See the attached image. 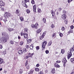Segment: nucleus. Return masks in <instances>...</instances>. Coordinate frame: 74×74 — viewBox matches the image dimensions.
Returning a JSON list of instances; mask_svg holds the SVG:
<instances>
[{"mask_svg": "<svg viewBox=\"0 0 74 74\" xmlns=\"http://www.w3.org/2000/svg\"><path fill=\"white\" fill-rule=\"evenodd\" d=\"M20 19L21 22H22L24 21V18L23 17H20Z\"/></svg>", "mask_w": 74, "mask_h": 74, "instance_id": "a878e982", "label": "nucleus"}, {"mask_svg": "<svg viewBox=\"0 0 74 74\" xmlns=\"http://www.w3.org/2000/svg\"><path fill=\"white\" fill-rule=\"evenodd\" d=\"M73 1V0H68V3H70L71 2Z\"/></svg>", "mask_w": 74, "mask_h": 74, "instance_id": "8fccbe9b", "label": "nucleus"}, {"mask_svg": "<svg viewBox=\"0 0 74 74\" xmlns=\"http://www.w3.org/2000/svg\"><path fill=\"white\" fill-rule=\"evenodd\" d=\"M22 52H23V51L21 50L19 51L18 52V54H20V55L22 54Z\"/></svg>", "mask_w": 74, "mask_h": 74, "instance_id": "b1692460", "label": "nucleus"}, {"mask_svg": "<svg viewBox=\"0 0 74 74\" xmlns=\"http://www.w3.org/2000/svg\"><path fill=\"white\" fill-rule=\"evenodd\" d=\"M5 5V3L3 1H0V6L1 7H3Z\"/></svg>", "mask_w": 74, "mask_h": 74, "instance_id": "6e6552de", "label": "nucleus"}, {"mask_svg": "<svg viewBox=\"0 0 74 74\" xmlns=\"http://www.w3.org/2000/svg\"><path fill=\"white\" fill-rule=\"evenodd\" d=\"M28 62V61H27V60H26V62L25 63V66L27 69H29L30 68V66L29 65V64L27 63Z\"/></svg>", "mask_w": 74, "mask_h": 74, "instance_id": "0eeeda50", "label": "nucleus"}, {"mask_svg": "<svg viewBox=\"0 0 74 74\" xmlns=\"http://www.w3.org/2000/svg\"><path fill=\"white\" fill-rule=\"evenodd\" d=\"M74 51V47H73V48H71L70 49V52H73V51Z\"/></svg>", "mask_w": 74, "mask_h": 74, "instance_id": "4be33fe9", "label": "nucleus"}, {"mask_svg": "<svg viewBox=\"0 0 74 74\" xmlns=\"http://www.w3.org/2000/svg\"><path fill=\"white\" fill-rule=\"evenodd\" d=\"M64 30H65V28H64V27L62 26L61 27V30L62 31H64Z\"/></svg>", "mask_w": 74, "mask_h": 74, "instance_id": "7c9ffc66", "label": "nucleus"}, {"mask_svg": "<svg viewBox=\"0 0 74 74\" xmlns=\"http://www.w3.org/2000/svg\"><path fill=\"white\" fill-rule=\"evenodd\" d=\"M3 54L5 55L7 52H6V51L5 50H4L3 51Z\"/></svg>", "mask_w": 74, "mask_h": 74, "instance_id": "5fc2aeb1", "label": "nucleus"}, {"mask_svg": "<svg viewBox=\"0 0 74 74\" xmlns=\"http://www.w3.org/2000/svg\"><path fill=\"white\" fill-rule=\"evenodd\" d=\"M37 7L36 5H34L33 7V10L34 12H36V9Z\"/></svg>", "mask_w": 74, "mask_h": 74, "instance_id": "9b49d317", "label": "nucleus"}, {"mask_svg": "<svg viewBox=\"0 0 74 74\" xmlns=\"http://www.w3.org/2000/svg\"><path fill=\"white\" fill-rule=\"evenodd\" d=\"M29 48L30 49L33 50V45H31L29 47Z\"/></svg>", "mask_w": 74, "mask_h": 74, "instance_id": "5701e85b", "label": "nucleus"}, {"mask_svg": "<svg viewBox=\"0 0 74 74\" xmlns=\"http://www.w3.org/2000/svg\"><path fill=\"white\" fill-rule=\"evenodd\" d=\"M36 49H37V50H38L40 49V47H39L38 46H37L36 47Z\"/></svg>", "mask_w": 74, "mask_h": 74, "instance_id": "de8ad7c7", "label": "nucleus"}, {"mask_svg": "<svg viewBox=\"0 0 74 74\" xmlns=\"http://www.w3.org/2000/svg\"><path fill=\"white\" fill-rule=\"evenodd\" d=\"M22 4L23 7H26V8H27V5L26 3L24 2L23 1H22Z\"/></svg>", "mask_w": 74, "mask_h": 74, "instance_id": "9d476101", "label": "nucleus"}, {"mask_svg": "<svg viewBox=\"0 0 74 74\" xmlns=\"http://www.w3.org/2000/svg\"><path fill=\"white\" fill-rule=\"evenodd\" d=\"M71 28V29H74V26L72 25L70 27Z\"/></svg>", "mask_w": 74, "mask_h": 74, "instance_id": "6e6d98bb", "label": "nucleus"}, {"mask_svg": "<svg viewBox=\"0 0 74 74\" xmlns=\"http://www.w3.org/2000/svg\"><path fill=\"white\" fill-rule=\"evenodd\" d=\"M24 37L25 38H27V36H28V34L26 33H24Z\"/></svg>", "mask_w": 74, "mask_h": 74, "instance_id": "aec40b11", "label": "nucleus"}, {"mask_svg": "<svg viewBox=\"0 0 74 74\" xmlns=\"http://www.w3.org/2000/svg\"><path fill=\"white\" fill-rule=\"evenodd\" d=\"M24 31L25 32H27V30H28V29H27V28H25V29H24Z\"/></svg>", "mask_w": 74, "mask_h": 74, "instance_id": "864d4df0", "label": "nucleus"}, {"mask_svg": "<svg viewBox=\"0 0 74 74\" xmlns=\"http://www.w3.org/2000/svg\"><path fill=\"white\" fill-rule=\"evenodd\" d=\"M26 11L27 12V14H29V13H30V10H29L27 9L26 10Z\"/></svg>", "mask_w": 74, "mask_h": 74, "instance_id": "a18cd8bd", "label": "nucleus"}, {"mask_svg": "<svg viewBox=\"0 0 74 74\" xmlns=\"http://www.w3.org/2000/svg\"><path fill=\"white\" fill-rule=\"evenodd\" d=\"M45 34H46V32H44L43 33V34H42V35H44V36H45Z\"/></svg>", "mask_w": 74, "mask_h": 74, "instance_id": "e2e57ef3", "label": "nucleus"}, {"mask_svg": "<svg viewBox=\"0 0 74 74\" xmlns=\"http://www.w3.org/2000/svg\"><path fill=\"white\" fill-rule=\"evenodd\" d=\"M7 18L5 17V19H3V20L4 21L5 23H6V22L7 21Z\"/></svg>", "mask_w": 74, "mask_h": 74, "instance_id": "473e14b6", "label": "nucleus"}, {"mask_svg": "<svg viewBox=\"0 0 74 74\" xmlns=\"http://www.w3.org/2000/svg\"><path fill=\"white\" fill-rule=\"evenodd\" d=\"M44 37V35H42L40 37V40H42V39Z\"/></svg>", "mask_w": 74, "mask_h": 74, "instance_id": "c85d7f7f", "label": "nucleus"}, {"mask_svg": "<svg viewBox=\"0 0 74 74\" xmlns=\"http://www.w3.org/2000/svg\"><path fill=\"white\" fill-rule=\"evenodd\" d=\"M64 23L65 24H67V23H68V20H67V19H66L64 21Z\"/></svg>", "mask_w": 74, "mask_h": 74, "instance_id": "37998d69", "label": "nucleus"}, {"mask_svg": "<svg viewBox=\"0 0 74 74\" xmlns=\"http://www.w3.org/2000/svg\"><path fill=\"white\" fill-rule=\"evenodd\" d=\"M2 36H4L6 37H7V38H8L9 37H10L9 35H8V34H7L6 32H4L2 33Z\"/></svg>", "mask_w": 74, "mask_h": 74, "instance_id": "20e7f679", "label": "nucleus"}, {"mask_svg": "<svg viewBox=\"0 0 74 74\" xmlns=\"http://www.w3.org/2000/svg\"><path fill=\"white\" fill-rule=\"evenodd\" d=\"M23 41H21V42H20V45H23Z\"/></svg>", "mask_w": 74, "mask_h": 74, "instance_id": "2f4dec72", "label": "nucleus"}, {"mask_svg": "<svg viewBox=\"0 0 74 74\" xmlns=\"http://www.w3.org/2000/svg\"><path fill=\"white\" fill-rule=\"evenodd\" d=\"M26 48H27V49H28L29 48V46L28 45H27L26 46Z\"/></svg>", "mask_w": 74, "mask_h": 74, "instance_id": "338daca9", "label": "nucleus"}, {"mask_svg": "<svg viewBox=\"0 0 74 74\" xmlns=\"http://www.w3.org/2000/svg\"><path fill=\"white\" fill-rule=\"evenodd\" d=\"M42 21L44 23H46V19L45 18H43L42 19Z\"/></svg>", "mask_w": 74, "mask_h": 74, "instance_id": "c9c22d12", "label": "nucleus"}, {"mask_svg": "<svg viewBox=\"0 0 74 74\" xmlns=\"http://www.w3.org/2000/svg\"><path fill=\"white\" fill-rule=\"evenodd\" d=\"M31 27H32V28H35V25H34V24H32L31 25Z\"/></svg>", "mask_w": 74, "mask_h": 74, "instance_id": "49530a36", "label": "nucleus"}, {"mask_svg": "<svg viewBox=\"0 0 74 74\" xmlns=\"http://www.w3.org/2000/svg\"><path fill=\"white\" fill-rule=\"evenodd\" d=\"M47 44V42L45 41L43 42L42 43V48H45V45Z\"/></svg>", "mask_w": 74, "mask_h": 74, "instance_id": "39448f33", "label": "nucleus"}, {"mask_svg": "<svg viewBox=\"0 0 74 74\" xmlns=\"http://www.w3.org/2000/svg\"><path fill=\"white\" fill-rule=\"evenodd\" d=\"M45 52L46 54H48L49 53V51L48 50H46L45 51Z\"/></svg>", "mask_w": 74, "mask_h": 74, "instance_id": "603ef678", "label": "nucleus"}, {"mask_svg": "<svg viewBox=\"0 0 74 74\" xmlns=\"http://www.w3.org/2000/svg\"><path fill=\"white\" fill-rule=\"evenodd\" d=\"M36 71H39V69L38 68H36L35 69Z\"/></svg>", "mask_w": 74, "mask_h": 74, "instance_id": "e433bc0d", "label": "nucleus"}, {"mask_svg": "<svg viewBox=\"0 0 74 74\" xmlns=\"http://www.w3.org/2000/svg\"><path fill=\"white\" fill-rule=\"evenodd\" d=\"M71 62L72 63H74V58H71Z\"/></svg>", "mask_w": 74, "mask_h": 74, "instance_id": "bb28decb", "label": "nucleus"}, {"mask_svg": "<svg viewBox=\"0 0 74 74\" xmlns=\"http://www.w3.org/2000/svg\"><path fill=\"white\" fill-rule=\"evenodd\" d=\"M64 50L63 49H62L61 52L62 54H63L64 53Z\"/></svg>", "mask_w": 74, "mask_h": 74, "instance_id": "4c0bfd02", "label": "nucleus"}, {"mask_svg": "<svg viewBox=\"0 0 74 74\" xmlns=\"http://www.w3.org/2000/svg\"><path fill=\"white\" fill-rule=\"evenodd\" d=\"M55 33H53V34L52 35V37H54V36H55Z\"/></svg>", "mask_w": 74, "mask_h": 74, "instance_id": "bf43d9fd", "label": "nucleus"}, {"mask_svg": "<svg viewBox=\"0 0 74 74\" xmlns=\"http://www.w3.org/2000/svg\"><path fill=\"white\" fill-rule=\"evenodd\" d=\"M5 62L4 61H3V59L1 58H0V64H4Z\"/></svg>", "mask_w": 74, "mask_h": 74, "instance_id": "2eb2a0df", "label": "nucleus"}, {"mask_svg": "<svg viewBox=\"0 0 74 74\" xmlns=\"http://www.w3.org/2000/svg\"><path fill=\"white\" fill-rule=\"evenodd\" d=\"M51 27L52 28H53L54 27H55V25H54L53 24L51 25Z\"/></svg>", "mask_w": 74, "mask_h": 74, "instance_id": "69168bd1", "label": "nucleus"}, {"mask_svg": "<svg viewBox=\"0 0 74 74\" xmlns=\"http://www.w3.org/2000/svg\"><path fill=\"white\" fill-rule=\"evenodd\" d=\"M56 63H60V61H57L56 62Z\"/></svg>", "mask_w": 74, "mask_h": 74, "instance_id": "0e129e2a", "label": "nucleus"}, {"mask_svg": "<svg viewBox=\"0 0 74 74\" xmlns=\"http://www.w3.org/2000/svg\"><path fill=\"white\" fill-rule=\"evenodd\" d=\"M10 42L11 44H14V42H13V41L12 40H10Z\"/></svg>", "mask_w": 74, "mask_h": 74, "instance_id": "ea45409f", "label": "nucleus"}, {"mask_svg": "<svg viewBox=\"0 0 74 74\" xmlns=\"http://www.w3.org/2000/svg\"><path fill=\"white\" fill-rule=\"evenodd\" d=\"M8 30L9 31V32H11L13 30L12 28H8Z\"/></svg>", "mask_w": 74, "mask_h": 74, "instance_id": "f704fd0d", "label": "nucleus"}, {"mask_svg": "<svg viewBox=\"0 0 74 74\" xmlns=\"http://www.w3.org/2000/svg\"><path fill=\"white\" fill-rule=\"evenodd\" d=\"M27 50H26V49L25 48H24L23 49V52H27Z\"/></svg>", "mask_w": 74, "mask_h": 74, "instance_id": "a19ab883", "label": "nucleus"}, {"mask_svg": "<svg viewBox=\"0 0 74 74\" xmlns=\"http://www.w3.org/2000/svg\"><path fill=\"white\" fill-rule=\"evenodd\" d=\"M3 48V46L2 45H0V49H2Z\"/></svg>", "mask_w": 74, "mask_h": 74, "instance_id": "052dcab7", "label": "nucleus"}, {"mask_svg": "<svg viewBox=\"0 0 74 74\" xmlns=\"http://www.w3.org/2000/svg\"><path fill=\"white\" fill-rule=\"evenodd\" d=\"M52 42L51 41H50L48 43V45L49 46H51V44H52Z\"/></svg>", "mask_w": 74, "mask_h": 74, "instance_id": "c756f323", "label": "nucleus"}, {"mask_svg": "<svg viewBox=\"0 0 74 74\" xmlns=\"http://www.w3.org/2000/svg\"><path fill=\"white\" fill-rule=\"evenodd\" d=\"M25 2L26 3L27 2H29V0H25Z\"/></svg>", "mask_w": 74, "mask_h": 74, "instance_id": "13d9d810", "label": "nucleus"}, {"mask_svg": "<svg viewBox=\"0 0 74 74\" xmlns=\"http://www.w3.org/2000/svg\"><path fill=\"white\" fill-rule=\"evenodd\" d=\"M62 13L64 14H66V10H64L62 12Z\"/></svg>", "mask_w": 74, "mask_h": 74, "instance_id": "3c124183", "label": "nucleus"}, {"mask_svg": "<svg viewBox=\"0 0 74 74\" xmlns=\"http://www.w3.org/2000/svg\"><path fill=\"white\" fill-rule=\"evenodd\" d=\"M38 12L40 13H41V12H42L41 10V9L39 8L38 9Z\"/></svg>", "mask_w": 74, "mask_h": 74, "instance_id": "72a5a7b5", "label": "nucleus"}, {"mask_svg": "<svg viewBox=\"0 0 74 74\" xmlns=\"http://www.w3.org/2000/svg\"><path fill=\"white\" fill-rule=\"evenodd\" d=\"M33 72H34V70H33V69H31L30 71L28 74H33Z\"/></svg>", "mask_w": 74, "mask_h": 74, "instance_id": "a211bd4d", "label": "nucleus"}, {"mask_svg": "<svg viewBox=\"0 0 74 74\" xmlns=\"http://www.w3.org/2000/svg\"><path fill=\"white\" fill-rule=\"evenodd\" d=\"M59 35L61 37H62V36H63V34L61 33H60Z\"/></svg>", "mask_w": 74, "mask_h": 74, "instance_id": "c03bdc74", "label": "nucleus"}, {"mask_svg": "<svg viewBox=\"0 0 74 74\" xmlns=\"http://www.w3.org/2000/svg\"><path fill=\"white\" fill-rule=\"evenodd\" d=\"M34 55V53H29L28 54V56L29 57H30V58H32V56H33Z\"/></svg>", "mask_w": 74, "mask_h": 74, "instance_id": "6ab92c4d", "label": "nucleus"}, {"mask_svg": "<svg viewBox=\"0 0 74 74\" xmlns=\"http://www.w3.org/2000/svg\"><path fill=\"white\" fill-rule=\"evenodd\" d=\"M0 8H1V10L3 11L4 10V8H2V7H1Z\"/></svg>", "mask_w": 74, "mask_h": 74, "instance_id": "09e8293b", "label": "nucleus"}, {"mask_svg": "<svg viewBox=\"0 0 74 74\" xmlns=\"http://www.w3.org/2000/svg\"><path fill=\"white\" fill-rule=\"evenodd\" d=\"M19 72L20 74H22L23 73V70L22 69H20L19 70Z\"/></svg>", "mask_w": 74, "mask_h": 74, "instance_id": "cd10ccee", "label": "nucleus"}, {"mask_svg": "<svg viewBox=\"0 0 74 74\" xmlns=\"http://www.w3.org/2000/svg\"><path fill=\"white\" fill-rule=\"evenodd\" d=\"M67 55H68V59H69L71 56H72V53H71V52H68L67 53Z\"/></svg>", "mask_w": 74, "mask_h": 74, "instance_id": "423d86ee", "label": "nucleus"}, {"mask_svg": "<svg viewBox=\"0 0 74 74\" xmlns=\"http://www.w3.org/2000/svg\"><path fill=\"white\" fill-rule=\"evenodd\" d=\"M62 8H59V11H61V10H62Z\"/></svg>", "mask_w": 74, "mask_h": 74, "instance_id": "680f3d73", "label": "nucleus"}, {"mask_svg": "<svg viewBox=\"0 0 74 74\" xmlns=\"http://www.w3.org/2000/svg\"><path fill=\"white\" fill-rule=\"evenodd\" d=\"M31 3L32 4H35V2L34 1V0H32L31 1Z\"/></svg>", "mask_w": 74, "mask_h": 74, "instance_id": "79ce46f5", "label": "nucleus"}, {"mask_svg": "<svg viewBox=\"0 0 74 74\" xmlns=\"http://www.w3.org/2000/svg\"><path fill=\"white\" fill-rule=\"evenodd\" d=\"M61 17L62 18L63 20H65L67 18V16H66V14H64L61 16Z\"/></svg>", "mask_w": 74, "mask_h": 74, "instance_id": "1a4fd4ad", "label": "nucleus"}, {"mask_svg": "<svg viewBox=\"0 0 74 74\" xmlns=\"http://www.w3.org/2000/svg\"><path fill=\"white\" fill-rule=\"evenodd\" d=\"M51 14L52 15V18H53L54 20L56 18V16H55V13L54 12H53V10H52L51 11Z\"/></svg>", "mask_w": 74, "mask_h": 74, "instance_id": "f03ea898", "label": "nucleus"}, {"mask_svg": "<svg viewBox=\"0 0 74 74\" xmlns=\"http://www.w3.org/2000/svg\"><path fill=\"white\" fill-rule=\"evenodd\" d=\"M36 66L37 67H39V66H40V64H36Z\"/></svg>", "mask_w": 74, "mask_h": 74, "instance_id": "774afa93", "label": "nucleus"}, {"mask_svg": "<svg viewBox=\"0 0 74 74\" xmlns=\"http://www.w3.org/2000/svg\"><path fill=\"white\" fill-rule=\"evenodd\" d=\"M20 11L19 9H17L16 11V13L17 15H19L20 14Z\"/></svg>", "mask_w": 74, "mask_h": 74, "instance_id": "4468645a", "label": "nucleus"}, {"mask_svg": "<svg viewBox=\"0 0 74 74\" xmlns=\"http://www.w3.org/2000/svg\"><path fill=\"white\" fill-rule=\"evenodd\" d=\"M63 59V61H62V63L64 65L67 62V60H66V58H64Z\"/></svg>", "mask_w": 74, "mask_h": 74, "instance_id": "ddd939ff", "label": "nucleus"}, {"mask_svg": "<svg viewBox=\"0 0 74 74\" xmlns=\"http://www.w3.org/2000/svg\"><path fill=\"white\" fill-rule=\"evenodd\" d=\"M38 24L36 23L35 25V29H38Z\"/></svg>", "mask_w": 74, "mask_h": 74, "instance_id": "f3484780", "label": "nucleus"}, {"mask_svg": "<svg viewBox=\"0 0 74 74\" xmlns=\"http://www.w3.org/2000/svg\"><path fill=\"white\" fill-rule=\"evenodd\" d=\"M54 66L56 68H57H57H59L60 67V66L57 63H55Z\"/></svg>", "mask_w": 74, "mask_h": 74, "instance_id": "f8f14e48", "label": "nucleus"}, {"mask_svg": "<svg viewBox=\"0 0 74 74\" xmlns=\"http://www.w3.org/2000/svg\"><path fill=\"white\" fill-rule=\"evenodd\" d=\"M51 72L53 74H54L55 73V69L54 68L52 69Z\"/></svg>", "mask_w": 74, "mask_h": 74, "instance_id": "412c9836", "label": "nucleus"}, {"mask_svg": "<svg viewBox=\"0 0 74 74\" xmlns=\"http://www.w3.org/2000/svg\"><path fill=\"white\" fill-rule=\"evenodd\" d=\"M2 38H1V40L2 41H3V42H6L7 41V40H9V37L8 38L7 37H4V36H2Z\"/></svg>", "mask_w": 74, "mask_h": 74, "instance_id": "f257e3e1", "label": "nucleus"}, {"mask_svg": "<svg viewBox=\"0 0 74 74\" xmlns=\"http://www.w3.org/2000/svg\"><path fill=\"white\" fill-rule=\"evenodd\" d=\"M27 42L28 44H29V43H31L32 42V39H29L27 40Z\"/></svg>", "mask_w": 74, "mask_h": 74, "instance_id": "393cba45", "label": "nucleus"}, {"mask_svg": "<svg viewBox=\"0 0 74 74\" xmlns=\"http://www.w3.org/2000/svg\"><path fill=\"white\" fill-rule=\"evenodd\" d=\"M24 34H25L21 32V36H23V35H24Z\"/></svg>", "mask_w": 74, "mask_h": 74, "instance_id": "4d7b16f0", "label": "nucleus"}, {"mask_svg": "<svg viewBox=\"0 0 74 74\" xmlns=\"http://www.w3.org/2000/svg\"><path fill=\"white\" fill-rule=\"evenodd\" d=\"M73 33V29H71L68 32V33Z\"/></svg>", "mask_w": 74, "mask_h": 74, "instance_id": "58836bf2", "label": "nucleus"}, {"mask_svg": "<svg viewBox=\"0 0 74 74\" xmlns=\"http://www.w3.org/2000/svg\"><path fill=\"white\" fill-rule=\"evenodd\" d=\"M36 32L37 34H39L40 33H41V29L40 28L38 29V30H37Z\"/></svg>", "mask_w": 74, "mask_h": 74, "instance_id": "dca6fc26", "label": "nucleus"}, {"mask_svg": "<svg viewBox=\"0 0 74 74\" xmlns=\"http://www.w3.org/2000/svg\"><path fill=\"white\" fill-rule=\"evenodd\" d=\"M11 14L8 12H5V18H8L9 16H11Z\"/></svg>", "mask_w": 74, "mask_h": 74, "instance_id": "7ed1b4c3", "label": "nucleus"}]
</instances>
